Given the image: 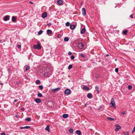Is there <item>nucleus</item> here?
<instances>
[{"label": "nucleus", "mask_w": 135, "mask_h": 135, "mask_svg": "<svg viewBox=\"0 0 135 135\" xmlns=\"http://www.w3.org/2000/svg\"><path fill=\"white\" fill-rule=\"evenodd\" d=\"M21 109L23 111H24V109L23 108H21Z\"/></svg>", "instance_id": "obj_53"}, {"label": "nucleus", "mask_w": 135, "mask_h": 135, "mask_svg": "<svg viewBox=\"0 0 135 135\" xmlns=\"http://www.w3.org/2000/svg\"><path fill=\"white\" fill-rule=\"evenodd\" d=\"M82 14L84 16H85L86 15V12L85 8H83L82 9Z\"/></svg>", "instance_id": "obj_8"}, {"label": "nucleus", "mask_w": 135, "mask_h": 135, "mask_svg": "<svg viewBox=\"0 0 135 135\" xmlns=\"http://www.w3.org/2000/svg\"><path fill=\"white\" fill-rule=\"evenodd\" d=\"M47 33L48 34H51L52 33V31L50 30H47Z\"/></svg>", "instance_id": "obj_16"}, {"label": "nucleus", "mask_w": 135, "mask_h": 135, "mask_svg": "<svg viewBox=\"0 0 135 135\" xmlns=\"http://www.w3.org/2000/svg\"><path fill=\"white\" fill-rule=\"evenodd\" d=\"M17 101V99H15L14 100V102H16Z\"/></svg>", "instance_id": "obj_52"}, {"label": "nucleus", "mask_w": 135, "mask_h": 135, "mask_svg": "<svg viewBox=\"0 0 135 135\" xmlns=\"http://www.w3.org/2000/svg\"><path fill=\"white\" fill-rule=\"evenodd\" d=\"M60 89V88L59 87H58L54 89H52L51 90V91L53 93H55L59 91Z\"/></svg>", "instance_id": "obj_5"}, {"label": "nucleus", "mask_w": 135, "mask_h": 135, "mask_svg": "<svg viewBox=\"0 0 135 135\" xmlns=\"http://www.w3.org/2000/svg\"><path fill=\"white\" fill-rule=\"evenodd\" d=\"M132 87L131 85H129L128 86V89L129 90H131L132 89Z\"/></svg>", "instance_id": "obj_35"}, {"label": "nucleus", "mask_w": 135, "mask_h": 135, "mask_svg": "<svg viewBox=\"0 0 135 135\" xmlns=\"http://www.w3.org/2000/svg\"><path fill=\"white\" fill-rule=\"evenodd\" d=\"M30 69V67L29 66H27L26 68L25 69V70L26 71H27L29 70Z\"/></svg>", "instance_id": "obj_37"}, {"label": "nucleus", "mask_w": 135, "mask_h": 135, "mask_svg": "<svg viewBox=\"0 0 135 135\" xmlns=\"http://www.w3.org/2000/svg\"><path fill=\"white\" fill-rule=\"evenodd\" d=\"M115 61H116L117 60L116 59H115Z\"/></svg>", "instance_id": "obj_59"}, {"label": "nucleus", "mask_w": 135, "mask_h": 135, "mask_svg": "<svg viewBox=\"0 0 135 135\" xmlns=\"http://www.w3.org/2000/svg\"><path fill=\"white\" fill-rule=\"evenodd\" d=\"M135 131V126L134 127L133 130L132 131V133L133 134Z\"/></svg>", "instance_id": "obj_38"}, {"label": "nucleus", "mask_w": 135, "mask_h": 135, "mask_svg": "<svg viewBox=\"0 0 135 135\" xmlns=\"http://www.w3.org/2000/svg\"><path fill=\"white\" fill-rule=\"evenodd\" d=\"M95 76L96 77V78H98L99 77V75L98 74H95Z\"/></svg>", "instance_id": "obj_43"}, {"label": "nucleus", "mask_w": 135, "mask_h": 135, "mask_svg": "<svg viewBox=\"0 0 135 135\" xmlns=\"http://www.w3.org/2000/svg\"><path fill=\"white\" fill-rule=\"evenodd\" d=\"M17 46L18 48H20L21 47V46L20 45H18Z\"/></svg>", "instance_id": "obj_46"}, {"label": "nucleus", "mask_w": 135, "mask_h": 135, "mask_svg": "<svg viewBox=\"0 0 135 135\" xmlns=\"http://www.w3.org/2000/svg\"><path fill=\"white\" fill-rule=\"evenodd\" d=\"M127 30H125L123 32V33L124 34L126 35L127 33Z\"/></svg>", "instance_id": "obj_39"}, {"label": "nucleus", "mask_w": 135, "mask_h": 135, "mask_svg": "<svg viewBox=\"0 0 135 135\" xmlns=\"http://www.w3.org/2000/svg\"><path fill=\"white\" fill-rule=\"evenodd\" d=\"M71 92V91L70 89H67L65 90L64 93L65 94L69 95L70 94Z\"/></svg>", "instance_id": "obj_3"}, {"label": "nucleus", "mask_w": 135, "mask_h": 135, "mask_svg": "<svg viewBox=\"0 0 135 135\" xmlns=\"http://www.w3.org/2000/svg\"><path fill=\"white\" fill-rule=\"evenodd\" d=\"M85 106L86 107V104H85Z\"/></svg>", "instance_id": "obj_57"}, {"label": "nucleus", "mask_w": 135, "mask_h": 135, "mask_svg": "<svg viewBox=\"0 0 135 135\" xmlns=\"http://www.w3.org/2000/svg\"><path fill=\"white\" fill-rule=\"evenodd\" d=\"M37 96L40 97H41L42 96V94L40 93H39L37 94Z\"/></svg>", "instance_id": "obj_29"}, {"label": "nucleus", "mask_w": 135, "mask_h": 135, "mask_svg": "<svg viewBox=\"0 0 135 135\" xmlns=\"http://www.w3.org/2000/svg\"><path fill=\"white\" fill-rule=\"evenodd\" d=\"M116 127V128L115 129V131H117L120 128V126L118 124H116L115 125Z\"/></svg>", "instance_id": "obj_4"}, {"label": "nucleus", "mask_w": 135, "mask_h": 135, "mask_svg": "<svg viewBox=\"0 0 135 135\" xmlns=\"http://www.w3.org/2000/svg\"><path fill=\"white\" fill-rule=\"evenodd\" d=\"M0 84L1 85H3V84L2 83H1Z\"/></svg>", "instance_id": "obj_56"}, {"label": "nucleus", "mask_w": 135, "mask_h": 135, "mask_svg": "<svg viewBox=\"0 0 135 135\" xmlns=\"http://www.w3.org/2000/svg\"><path fill=\"white\" fill-rule=\"evenodd\" d=\"M34 100L37 103H40L41 102V99L39 98L35 99Z\"/></svg>", "instance_id": "obj_10"}, {"label": "nucleus", "mask_w": 135, "mask_h": 135, "mask_svg": "<svg viewBox=\"0 0 135 135\" xmlns=\"http://www.w3.org/2000/svg\"><path fill=\"white\" fill-rule=\"evenodd\" d=\"M68 54L69 55H71L72 54V53L71 52L69 51L68 52Z\"/></svg>", "instance_id": "obj_44"}, {"label": "nucleus", "mask_w": 135, "mask_h": 135, "mask_svg": "<svg viewBox=\"0 0 135 135\" xmlns=\"http://www.w3.org/2000/svg\"><path fill=\"white\" fill-rule=\"evenodd\" d=\"M123 133L124 134V135H129V133L128 132H123Z\"/></svg>", "instance_id": "obj_32"}, {"label": "nucleus", "mask_w": 135, "mask_h": 135, "mask_svg": "<svg viewBox=\"0 0 135 135\" xmlns=\"http://www.w3.org/2000/svg\"><path fill=\"white\" fill-rule=\"evenodd\" d=\"M75 26L73 25H71L70 27V29L73 30L75 28Z\"/></svg>", "instance_id": "obj_17"}, {"label": "nucleus", "mask_w": 135, "mask_h": 135, "mask_svg": "<svg viewBox=\"0 0 135 135\" xmlns=\"http://www.w3.org/2000/svg\"><path fill=\"white\" fill-rule=\"evenodd\" d=\"M74 131L73 129L71 128L69 129V132L70 133H72Z\"/></svg>", "instance_id": "obj_27"}, {"label": "nucleus", "mask_w": 135, "mask_h": 135, "mask_svg": "<svg viewBox=\"0 0 135 135\" xmlns=\"http://www.w3.org/2000/svg\"><path fill=\"white\" fill-rule=\"evenodd\" d=\"M71 59L72 60H73L74 59L75 57L74 55H72L71 57Z\"/></svg>", "instance_id": "obj_41"}, {"label": "nucleus", "mask_w": 135, "mask_h": 135, "mask_svg": "<svg viewBox=\"0 0 135 135\" xmlns=\"http://www.w3.org/2000/svg\"><path fill=\"white\" fill-rule=\"evenodd\" d=\"M70 25V23L69 22H67L65 23V25L66 26H69Z\"/></svg>", "instance_id": "obj_31"}, {"label": "nucleus", "mask_w": 135, "mask_h": 135, "mask_svg": "<svg viewBox=\"0 0 135 135\" xmlns=\"http://www.w3.org/2000/svg\"><path fill=\"white\" fill-rule=\"evenodd\" d=\"M51 23H49L47 24V25L48 26H50L51 25Z\"/></svg>", "instance_id": "obj_42"}, {"label": "nucleus", "mask_w": 135, "mask_h": 135, "mask_svg": "<svg viewBox=\"0 0 135 135\" xmlns=\"http://www.w3.org/2000/svg\"><path fill=\"white\" fill-rule=\"evenodd\" d=\"M16 84L17 85H18L19 84V83L18 82H16Z\"/></svg>", "instance_id": "obj_51"}, {"label": "nucleus", "mask_w": 135, "mask_h": 135, "mask_svg": "<svg viewBox=\"0 0 135 135\" xmlns=\"http://www.w3.org/2000/svg\"><path fill=\"white\" fill-rule=\"evenodd\" d=\"M85 28L82 29L81 31V34H83L85 33Z\"/></svg>", "instance_id": "obj_19"}, {"label": "nucleus", "mask_w": 135, "mask_h": 135, "mask_svg": "<svg viewBox=\"0 0 135 135\" xmlns=\"http://www.w3.org/2000/svg\"><path fill=\"white\" fill-rule=\"evenodd\" d=\"M29 3H30L31 4H33V3L32 2H31V1H30L29 2Z\"/></svg>", "instance_id": "obj_55"}, {"label": "nucleus", "mask_w": 135, "mask_h": 135, "mask_svg": "<svg viewBox=\"0 0 135 135\" xmlns=\"http://www.w3.org/2000/svg\"><path fill=\"white\" fill-rule=\"evenodd\" d=\"M68 117V114H64L62 115V117L64 118H67Z\"/></svg>", "instance_id": "obj_15"}, {"label": "nucleus", "mask_w": 135, "mask_h": 135, "mask_svg": "<svg viewBox=\"0 0 135 135\" xmlns=\"http://www.w3.org/2000/svg\"><path fill=\"white\" fill-rule=\"evenodd\" d=\"M87 97L88 98L90 99L92 97V95L91 93H89L87 95Z\"/></svg>", "instance_id": "obj_13"}, {"label": "nucleus", "mask_w": 135, "mask_h": 135, "mask_svg": "<svg viewBox=\"0 0 135 135\" xmlns=\"http://www.w3.org/2000/svg\"><path fill=\"white\" fill-rule=\"evenodd\" d=\"M47 16V13L46 12H45L42 14V17L43 18H45Z\"/></svg>", "instance_id": "obj_14"}, {"label": "nucleus", "mask_w": 135, "mask_h": 135, "mask_svg": "<svg viewBox=\"0 0 135 135\" xmlns=\"http://www.w3.org/2000/svg\"><path fill=\"white\" fill-rule=\"evenodd\" d=\"M33 48L34 49H37L38 50H40L41 47L40 45L38 44L37 45H34L33 46Z\"/></svg>", "instance_id": "obj_2"}, {"label": "nucleus", "mask_w": 135, "mask_h": 135, "mask_svg": "<svg viewBox=\"0 0 135 135\" xmlns=\"http://www.w3.org/2000/svg\"><path fill=\"white\" fill-rule=\"evenodd\" d=\"M39 87L40 89L41 90H42L43 88V87L42 85H39Z\"/></svg>", "instance_id": "obj_36"}, {"label": "nucleus", "mask_w": 135, "mask_h": 135, "mask_svg": "<svg viewBox=\"0 0 135 135\" xmlns=\"http://www.w3.org/2000/svg\"><path fill=\"white\" fill-rule=\"evenodd\" d=\"M134 50L135 51V48L134 49Z\"/></svg>", "instance_id": "obj_60"}, {"label": "nucleus", "mask_w": 135, "mask_h": 135, "mask_svg": "<svg viewBox=\"0 0 135 135\" xmlns=\"http://www.w3.org/2000/svg\"><path fill=\"white\" fill-rule=\"evenodd\" d=\"M43 31L42 30H40L38 32V35H41Z\"/></svg>", "instance_id": "obj_30"}, {"label": "nucleus", "mask_w": 135, "mask_h": 135, "mask_svg": "<svg viewBox=\"0 0 135 135\" xmlns=\"http://www.w3.org/2000/svg\"><path fill=\"white\" fill-rule=\"evenodd\" d=\"M133 15H132V14L130 16V17L132 18H133Z\"/></svg>", "instance_id": "obj_49"}, {"label": "nucleus", "mask_w": 135, "mask_h": 135, "mask_svg": "<svg viewBox=\"0 0 135 135\" xmlns=\"http://www.w3.org/2000/svg\"><path fill=\"white\" fill-rule=\"evenodd\" d=\"M83 89L86 90H89V88L88 87L86 86H84L83 87Z\"/></svg>", "instance_id": "obj_22"}, {"label": "nucleus", "mask_w": 135, "mask_h": 135, "mask_svg": "<svg viewBox=\"0 0 135 135\" xmlns=\"http://www.w3.org/2000/svg\"><path fill=\"white\" fill-rule=\"evenodd\" d=\"M122 114L123 115H124L125 114V111H123L122 112Z\"/></svg>", "instance_id": "obj_47"}, {"label": "nucleus", "mask_w": 135, "mask_h": 135, "mask_svg": "<svg viewBox=\"0 0 135 135\" xmlns=\"http://www.w3.org/2000/svg\"><path fill=\"white\" fill-rule=\"evenodd\" d=\"M15 117L17 118H18L19 117V116L18 115H15Z\"/></svg>", "instance_id": "obj_45"}, {"label": "nucleus", "mask_w": 135, "mask_h": 135, "mask_svg": "<svg viewBox=\"0 0 135 135\" xmlns=\"http://www.w3.org/2000/svg\"><path fill=\"white\" fill-rule=\"evenodd\" d=\"M107 119L108 120L110 121H113L115 120L114 118L110 117H108Z\"/></svg>", "instance_id": "obj_21"}, {"label": "nucleus", "mask_w": 135, "mask_h": 135, "mask_svg": "<svg viewBox=\"0 0 135 135\" xmlns=\"http://www.w3.org/2000/svg\"><path fill=\"white\" fill-rule=\"evenodd\" d=\"M69 40V38L68 37H65L64 38V41H68Z\"/></svg>", "instance_id": "obj_26"}, {"label": "nucleus", "mask_w": 135, "mask_h": 135, "mask_svg": "<svg viewBox=\"0 0 135 135\" xmlns=\"http://www.w3.org/2000/svg\"><path fill=\"white\" fill-rule=\"evenodd\" d=\"M115 71L117 73L118 71V68H115Z\"/></svg>", "instance_id": "obj_40"}, {"label": "nucleus", "mask_w": 135, "mask_h": 135, "mask_svg": "<svg viewBox=\"0 0 135 135\" xmlns=\"http://www.w3.org/2000/svg\"><path fill=\"white\" fill-rule=\"evenodd\" d=\"M31 127L29 126H26L24 127H20V128L21 129H28L30 128Z\"/></svg>", "instance_id": "obj_9"}, {"label": "nucleus", "mask_w": 135, "mask_h": 135, "mask_svg": "<svg viewBox=\"0 0 135 135\" xmlns=\"http://www.w3.org/2000/svg\"><path fill=\"white\" fill-rule=\"evenodd\" d=\"M57 2L59 5H61L63 3V2L61 0H57Z\"/></svg>", "instance_id": "obj_12"}, {"label": "nucleus", "mask_w": 135, "mask_h": 135, "mask_svg": "<svg viewBox=\"0 0 135 135\" xmlns=\"http://www.w3.org/2000/svg\"><path fill=\"white\" fill-rule=\"evenodd\" d=\"M1 135H6L3 132L1 133Z\"/></svg>", "instance_id": "obj_50"}, {"label": "nucleus", "mask_w": 135, "mask_h": 135, "mask_svg": "<svg viewBox=\"0 0 135 135\" xmlns=\"http://www.w3.org/2000/svg\"><path fill=\"white\" fill-rule=\"evenodd\" d=\"M17 17L16 16H13L12 17V20L14 22H16Z\"/></svg>", "instance_id": "obj_11"}, {"label": "nucleus", "mask_w": 135, "mask_h": 135, "mask_svg": "<svg viewBox=\"0 0 135 135\" xmlns=\"http://www.w3.org/2000/svg\"><path fill=\"white\" fill-rule=\"evenodd\" d=\"M49 73L48 72H45L44 74V76L45 77H46L48 75Z\"/></svg>", "instance_id": "obj_28"}, {"label": "nucleus", "mask_w": 135, "mask_h": 135, "mask_svg": "<svg viewBox=\"0 0 135 135\" xmlns=\"http://www.w3.org/2000/svg\"><path fill=\"white\" fill-rule=\"evenodd\" d=\"M76 133L78 135H80L81 134V132L80 131L77 130L76 131Z\"/></svg>", "instance_id": "obj_23"}, {"label": "nucleus", "mask_w": 135, "mask_h": 135, "mask_svg": "<svg viewBox=\"0 0 135 135\" xmlns=\"http://www.w3.org/2000/svg\"><path fill=\"white\" fill-rule=\"evenodd\" d=\"M45 130H46L48 132H50L49 126V125H48L45 128Z\"/></svg>", "instance_id": "obj_18"}, {"label": "nucleus", "mask_w": 135, "mask_h": 135, "mask_svg": "<svg viewBox=\"0 0 135 135\" xmlns=\"http://www.w3.org/2000/svg\"><path fill=\"white\" fill-rule=\"evenodd\" d=\"M61 35L60 34H58L57 35L58 37V38H60L61 37Z\"/></svg>", "instance_id": "obj_48"}, {"label": "nucleus", "mask_w": 135, "mask_h": 135, "mask_svg": "<svg viewBox=\"0 0 135 135\" xmlns=\"http://www.w3.org/2000/svg\"><path fill=\"white\" fill-rule=\"evenodd\" d=\"M109 56L108 54L107 55H106L107 56Z\"/></svg>", "instance_id": "obj_58"}, {"label": "nucleus", "mask_w": 135, "mask_h": 135, "mask_svg": "<svg viewBox=\"0 0 135 135\" xmlns=\"http://www.w3.org/2000/svg\"><path fill=\"white\" fill-rule=\"evenodd\" d=\"M111 104L112 105V106L113 107V108L115 109L116 108L115 104L114 101V99L113 98H112L111 99Z\"/></svg>", "instance_id": "obj_1"}, {"label": "nucleus", "mask_w": 135, "mask_h": 135, "mask_svg": "<svg viewBox=\"0 0 135 135\" xmlns=\"http://www.w3.org/2000/svg\"><path fill=\"white\" fill-rule=\"evenodd\" d=\"M73 67V66L71 65H70L68 67V69L69 70L70 69H71Z\"/></svg>", "instance_id": "obj_33"}, {"label": "nucleus", "mask_w": 135, "mask_h": 135, "mask_svg": "<svg viewBox=\"0 0 135 135\" xmlns=\"http://www.w3.org/2000/svg\"><path fill=\"white\" fill-rule=\"evenodd\" d=\"M25 120L28 122H30L31 120V118L30 117L26 118Z\"/></svg>", "instance_id": "obj_24"}, {"label": "nucleus", "mask_w": 135, "mask_h": 135, "mask_svg": "<svg viewBox=\"0 0 135 135\" xmlns=\"http://www.w3.org/2000/svg\"><path fill=\"white\" fill-rule=\"evenodd\" d=\"M78 47L80 49H83L84 47V45L82 43H80L78 45Z\"/></svg>", "instance_id": "obj_6"}, {"label": "nucleus", "mask_w": 135, "mask_h": 135, "mask_svg": "<svg viewBox=\"0 0 135 135\" xmlns=\"http://www.w3.org/2000/svg\"><path fill=\"white\" fill-rule=\"evenodd\" d=\"M9 16L7 15L5 16L4 18V21H7L9 19Z\"/></svg>", "instance_id": "obj_7"}, {"label": "nucleus", "mask_w": 135, "mask_h": 135, "mask_svg": "<svg viewBox=\"0 0 135 135\" xmlns=\"http://www.w3.org/2000/svg\"><path fill=\"white\" fill-rule=\"evenodd\" d=\"M80 56L82 57L85 58L86 57L85 55H84L83 54L81 53L80 54Z\"/></svg>", "instance_id": "obj_34"}, {"label": "nucleus", "mask_w": 135, "mask_h": 135, "mask_svg": "<svg viewBox=\"0 0 135 135\" xmlns=\"http://www.w3.org/2000/svg\"><path fill=\"white\" fill-rule=\"evenodd\" d=\"M102 108V106H100L99 108L98 109V110H99L100 109H101Z\"/></svg>", "instance_id": "obj_54"}, {"label": "nucleus", "mask_w": 135, "mask_h": 135, "mask_svg": "<svg viewBox=\"0 0 135 135\" xmlns=\"http://www.w3.org/2000/svg\"><path fill=\"white\" fill-rule=\"evenodd\" d=\"M36 83L37 84H39L40 83V80H37L36 81Z\"/></svg>", "instance_id": "obj_25"}, {"label": "nucleus", "mask_w": 135, "mask_h": 135, "mask_svg": "<svg viewBox=\"0 0 135 135\" xmlns=\"http://www.w3.org/2000/svg\"><path fill=\"white\" fill-rule=\"evenodd\" d=\"M95 89L98 93H99V87L98 86H96L95 87Z\"/></svg>", "instance_id": "obj_20"}]
</instances>
